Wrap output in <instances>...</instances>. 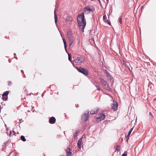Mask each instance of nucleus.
<instances>
[{"label": "nucleus", "mask_w": 156, "mask_h": 156, "mask_svg": "<svg viewBox=\"0 0 156 156\" xmlns=\"http://www.w3.org/2000/svg\"><path fill=\"white\" fill-rule=\"evenodd\" d=\"M98 112V110H95V109H94V110H91L90 112V113L91 114H95L96 113H97Z\"/></svg>", "instance_id": "nucleus-12"}, {"label": "nucleus", "mask_w": 156, "mask_h": 156, "mask_svg": "<svg viewBox=\"0 0 156 156\" xmlns=\"http://www.w3.org/2000/svg\"><path fill=\"white\" fill-rule=\"evenodd\" d=\"M78 106V105H77L76 106V107H77Z\"/></svg>", "instance_id": "nucleus-38"}, {"label": "nucleus", "mask_w": 156, "mask_h": 156, "mask_svg": "<svg viewBox=\"0 0 156 156\" xmlns=\"http://www.w3.org/2000/svg\"><path fill=\"white\" fill-rule=\"evenodd\" d=\"M21 72H23V73H24V72H23V70H21Z\"/></svg>", "instance_id": "nucleus-36"}, {"label": "nucleus", "mask_w": 156, "mask_h": 156, "mask_svg": "<svg viewBox=\"0 0 156 156\" xmlns=\"http://www.w3.org/2000/svg\"><path fill=\"white\" fill-rule=\"evenodd\" d=\"M2 99L3 100V101H6L7 100V97H5H5H2Z\"/></svg>", "instance_id": "nucleus-25"}, {"label": "nucleus", "mask_w": 156, "mask_h": 156, "mask_svg": "<svg viewBox=\"0 0 156 156\" xmlns=\"http://www.w3.org/2000/svg\"><path fill=\"white\" fill-rule=\"evenodd\" d=\"M98 0L99 1L100 3H101V1H100V0Z\"/></svg>", "instance_id": "nucleus-37"}, {"label": "nucleus", "mask_w": 156, "mask_h": 156, "mask_svg": "<svg viewBox=\"0 0 156 156\" xmlns=\"http://www.w3.org/2000/svg\"><path fill=\"white\" fill-rule=\"evenodd\" d=\"M100 80L101 82L103 85V86L105 89L108 91H110L111 90V89L108 87L106 82L102 78H100Z\"/></svg>", "instance_id": "nucleus-2"}, {"label": "nucleus", "mask_w": 156, "mask_h": 156, "mask_svg": "<svg viewBox=\"0 0 156 156\" xmlns=\"http://www.w3.org/2000/svg\"><path fill=\"white\" fill-rule=\"evenodd\" d=\"M105 115L103 114H100L98 117H97L96 118L97 121L99 122L104 119Z\"/></svg>", "instance_id": "nucleus-6"}, {"label": "nucleus", "mask_w": 156, "mask_h": 156, "mask_svg": "<svg viewBox=\"0 0 156 156\" xmlns=\"http://www.w3.org/2000/svg\"><path fill=\"white\" fill-rule=\"evenodd\" d=\"M67 36L69 41L73 40V36L71 31H69L68 32Z\"/></svg>", "instance_id": "nucleus-9"}, {"label": "nucleus", "mask_w": 156, "mask_h": 156, "mask_svg": "<svg viewBox=\"0 0 156 156\" xmlns=\"http://www.w3.org/2000/svg\"><path fill=\"white\" fill-rule=\"evenodd\" d=\"M96 87L97 88V90H99V86H97L96 85H95Z\"/></svg>", "instance_id": "nucleus-30"}, {"label": "nucleus", "mask_w": 156, "mask_h": 156, "mask_svg": "<svg viewBox=\"0 0 156 156\" xmlns=\"http://www.w3.org/2000/svg\"><path fill=\"white\" fill-rule=\"evenodd\" d=\"M107 1H108V0H107Z\"/></svg>", "instance_id": "nucleus-40"}, {"label": "nucleus", "mask_w": 156, "mask_h": 156, "mask_svg": "<svg viewBox=\"0 0 156 156\" xmlns=\"http://www.w3.org/2000/svg\"><path fill=\"white\" fill-rule=\"evenodd\" d=\"M21 139L23 142L25 141L26 140L25 138V137L23 136H21L20 137Z\"/></svg>", "instance_id": "nucleus-17"}, {"label": "nucleus", "mask_w": 156, "mask_h": 156, "mask_svg": "<svg viewBox=\"0 0 156 156\" xmlns=\"http://www.w3.org/2000/svg\"><path fill=\"white\" fill-rule=\"evenodd\" d=\"M76 69L79 72L84 75H87L88 74L87 70L81 67H76Z\"/></svg>", "instance_id": "nucleus-3"}, {"label": "nucleus", "mask_w": 156, "mask_h": 156, "mask_svg": "<svg viewBox=\"0 0 156 156\" xmlns=\"http://www.w3.org/2000/svg\"><path fill=\"white\" fill-rule=\"evenodd\" d=\"M94 10L93 8H90L89 6H87L85 8L84 12L87 14H89Z\"/></svg>", "instance_id": "nucleus-7"}, {"label": "nucleus", "mask_w": 156, "mask_h": 156, "mask_svg": "<svg viewBox=\"0 0 156 156\" xmlns=\"http://www.w3.org/2000/svg\"><path fill=\"white\" fill-rule=\"evenodd\" d=\"M106 23H107L109 25H111V23L108 20H106Z\"/></svg>", "instance_id": "nucleus-27"}, {"label": "nucleus", "mask_w": 156, "mask_h": 156, "mask_svg": "<svg viewBox=\"0 0 156 156\" xmlns=\"http://www.w3.org/2000/svg\"><path fill=\"white\" fill-rule=\"evenodd\" d=\"M107 19V17L105 15H104L103 16V19L104 21L106 22V20Z\"/></svg>", "instance_id": "nucleus-20"}, {"label": "nucleus", "mask_w": 156, "mask_h": 156, "mask_svg": "<svg viewBox=\"0 0 156 156\" xmlns=\"http://www.w3.org/2000/svg\"><path fill=\"white\" fill-rule=\"evenodd\" d=\"M66 153L67 154L68 156H71L72 153L70 152V151H69V152Z\"/></svg>", "instance_id": "nucleus-21"}, {"label": "nucleus", "mask_w": 156, "mask_h": 156, "mask_svg": "<svg viewBox=\"0 0 156 156\" xmlns=\"http://www.w3.org/2000/svg\"><path fill=\"white\" fill-rule=\"evenodd\" d=\"M122 18H119V22L120 23V24H122Z\"/></svg>", "instance_id": "nucleus-26"}, {"label": "nucleus", "mask_w": 156, "mask_h": 156, "mask_svg": "<svg viewBox=\"0 0 156 156\" xmlns=\"http://www.w3.org/2000/svg\"><path fill=\"white\" fill-rule=\"evenodd\" d=\"M84 58L83 57H78L74 60V62L76 63H80L84 61Z\"/></svg>", "instance_id": "nucleus-8"}, {"label": "nucleus", "mask_w": 156, "mask_h": 156, "mask_svg": "<svg viewBox=\"0 0 156 156\" xmlns=\"http://www.w3.org/2000/svg\"><path fill=\"white\" fill-rule=\"evenodd\" d=\"M77 22L80 27H81L82 28V30H84L86 25V22L83 12L78 15L77 18Z\"/></svg>", "instance_id": "nucleus-1"}, {"label": "nucleus", "mask_w": 156, "mask_h": 156, "mask_svg": "<svg viewBox=\"0 0 156 156\" xmlns=\"http://www.w3.org/2000/svg\"><path fill=\"white\" fill-rule=\"evenodd\" d=\"M118 105V103L116 101L113 100V102L112 103V109L114 111H116Z\"/></svg>", "instance_id": "nucleus-5"}, {"label": "nucleus", "mask_w": 156, "mask_h": 156, "mask_svg": "<svg viewBox=\"0 0 156 156\" xmlns=\"http://www.w3.org/2000/svg\"><path fill=\"white\" fill-rule=\"evenodd\" d=\"M15 133V132H14V131H10V134H9V136H11V134L12 133Z\"/></svg>", "instance_id": "nucleus-31"}, {"label": "nucleus", "mask_w": 156, "mask_h": 156, "mask_svg": "<svg viewBox=\"0 0 156 156\" xmlns=\"http://www.w3.org/2000/svg\"><path fill=\"white\" fill-rule=\"evenodd\" d=\"M66 52H67V50L66 49Z\"/></svg>", "instance_id": "nucleus-39"}, {"label": "nucleus", "mask_w": 156, "mask_h": 156, "mask_svg": "<svg viewBox=\"0 0 156 156\" xmlns=\"http://www.w3.org/2000/svg\"><path fill=\"white\" fill-rule=\"evenodd\" d=\"M126 65H127L129 64V62H127V63H126Z\"/></svg>", "instance_id": "nucleus-34"}, {"label": "nucleus", "mask_w": 156, "mask_h": 156, "mask_svg": "<svg viewBox=\"0 0 156 156\" xmlns=\"http://www.w3.org/2000/svg\"><path fill=\"white\" fill-rule=\"evenodd\" d=\"M7 143H6V142H5V143H4V144H5V145H6V144H7Z\"/></svg>", "instance_id": "nucleus-35"}, {"label": "nucleus", "mask_w": 156, "mask_h": 156, "mask_svg": "<svg viewBox=\"0 0 156 156\" xmlns=\"http://www.w3.org/2000/svg\"><path fill=\"white\" fill-rule=\"evenodd\" d=\"M66 153L67 154L68 156H71L72 153L70 152V151H69V152Z\"/></svg>", "instance_id": "nucleus-22"}, {"label": "nucleus", "mask_w": 156, "mask_h": 156, "mask_svg": "<svg viewBox=\"0 0 156 156\" xmlns=\"http://www.w3.org/2000/svg\"><path fill=\"white\" fill-rule=\"evenodd\" d=\"M62 40H63V43L64 44V47L65 48V50H66V47L67 46V44H66V40L64 38H62Z\"/></svg>", "instance_id": "nucleus-14"}, {"label": "nucleus", "mask_w": 156, "mask_h": 156, "mask_svg": "<svg viewBox=\"0 0 156 156\" xmlns=\"http://www.w3.org/2000/svg\"><path fill=\"white\" fill-rule=\"evenodd\" d=\"M82 142V138H80L78 141L77 146L79 148H81V145Z\"/></svg>", "instance_id": "nucleus-11"}, {"label": "nucleus", "mask_w": 156, "mask_h": 156, "mask_svg": "<svg viewBox=\"0 0 156 156\" xmlns=\"http://www.w3.org/2000/svg\"><path fill=\"white\" fill-rule=\"evenodd\" d=\"M89 111H88L87 112H85L82 115L81 117V120L82 121L86 122L87 121L88 119L89 115Z\"/></svg>", "instance_id": "nucleus-4"}, {"label": "nucleus", "mask_w": 156, "mask_h": 156, "mask_svg": "<svg viewBox=\"0 0 156 156\" xmlns=\"http://www.w3.org/2000/svg\"><path fill=\"white\" fill-rule=\"evenodd\" d=\"M106 75L107 76H109V74L107 72V73H106Z\"/></svg>", "instance_id": "nucleus-33"}, {"label": "nucleus", "mask_w": 156, "mask_h": 156, "mask_svg": "<svg viewBox=\"0 0 156 156\" xmlns=\"http://www.w3.org/2000/svg\"><path fill=\"white\" fill-rule=\"evenodd\" d=\"M54 18H55V22L56 23L57 22V16L56 14L55 10L54 11Z\"/></svg>", "instance_id": "nucleus-13"}, {"label": "nucleus", "mask_w": 156, "mask_h": 156, "mask_svg": "<svg viewBox=\"0 0 156 156\" xmlns=\"http://www.w3.org/2000/svg\"><path fill=\"white\" fill-rule=\"evenodd\" d=\"M70 150V148L68 147L67 150H66V153H67L69 152V151Z\"/></svg>", "instance_id": "nucleus-29"}, {"label": "nucleus", "mask_w": 156, "mask_h": 156, "mask_svg": "<svg viewBox=\"0 0 156 156\" xmlns=\"http://www.w3.org/2000/svg\"><path fill=\"white\" fill-rule=\"evenodd\" d=\"M69 47H71L72 46V44L73 43V40H69Z\"/></svg>", "instance_id": "nucleus-18"}, {"label": "nucleus", "mask_w": 156, "mask_h": 156, "mask_svg": "<svg viewBox=\"0 0 156 156\" xmlns=\"http://www.w3.org/2000/svg\"><path fill=\"white\" fill-rule=\"evenodd\" d=\"M68 59L69 60L71 61V55L70 54H68Z\"/></svg>", "instance_id": "nucleus-24"}, {"label": "nucleus", "mask_w": 156, "mask_h": 156, "mask_svg": "<svg viewBox=\"0 0 156 156\" xmlns=\"http://www.w3.org/2000/svg\"><path fill=\"white\" fill-rule=\"evenodd\" d=\"M73 136L75 138L77 137V132H76L74 133L73 134Z\"/></svg>", "instance_id": "nucleus-23"}, {"label": "nucleus", "mask_w": 156, "mask_h": 156, "mask_svg": "<svg viewBox=\"0 0 156 156\" xmlns=\"http://www.w3.org/2000/svg\"><path fill=\"white\" fill-rule=\"evenodd\" d=\"M9 94V92L8 91H6L4 92L2 95V97H4L5 96L7 97V96Z\"/></svg>", "instance_id": "nucleus-15"}, {"label": "nucleus", "mask_w": 156, "mask_h": 156, "mask_svg": "<svg viewBox=\"0 0 156 156\" xmlns=\"http://www.w3.org/2000/svg\"><path fill=\"white\" fill-rule=\"evenodd\" d=\"M127 154L126 153H124L122 154V156H127Z\"/></svg>", "instance_id": "nucleus-32"}, {"label": "nucleus", "mask_w": 156, "mask_h": 156, "mask_svg": "<svg viewBox=\"0 0 156 156\" xmlns=\"http://www.w3.org/2000/svg\"><path fill=\"white\" fill-rule=\"evenodd\" d=\"M49 122L51 124L54 123L56 121L55 118L54 117H52L49 119Z\"/></svg>", "instance_id": "nucleus-10"}, {"label": "nucleus", "mask_w": 156, "mask_h": 156, "mask_svg": "<svg viewBox=\"0 0 156 156\" xmlns=\"http://www.w3.org/2000/svg\"><path fill=\"white\" fill-rule=\"evenodd\" d=\"M133 128H132L129 131V132H128V134L127 136L128 137L132 131L133 130Z\"/></svg>", "instance_id": "nucleus-19"}, {"label": "nucleus", "mask_w": 156, "mask_h": 156, "mask_svg": "<svg viewBox=\"0 0 156 156\" xmlns=\"http://www.w3.org/2000/svg\"><path fill=\"white\" fill-rule=\"evenodd\" d=\"M149 115H150V116H151V117H150L151 118L153 117V115L151 112H149Z\"/></svg>", "instance_id": "nucleus-28"}, {"label": "nucleus", "mask_w": 156, "mask_h": 156, "mask_svg": "<svg viewBox=\"0 0 156 156\" xmlns=\"http://www.w3.org/2000/svg\"><path fill=\"white\" fill-rule=\"evenodd\" d=\"M120 147L119 145H116L115 146V150L117 151H119L120 150Z\"/></svg>", "instance_id": "nucleus-16"}]
</instances>
